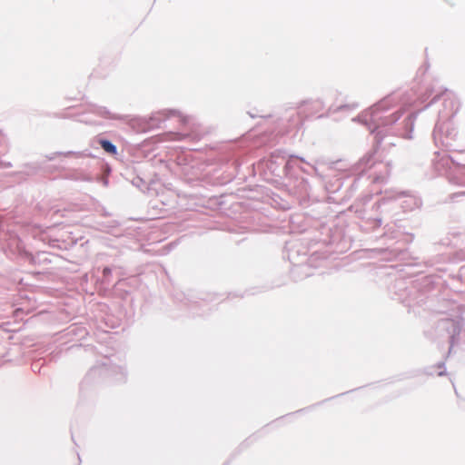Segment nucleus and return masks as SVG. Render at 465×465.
I'll return each mask as SVG.
<instances>
[{
  "instance_id": "nucleus-1",
  "label": "nucleus",
  "mask_w": 465,
  "mask_h": 465,
  "mask_svg": "<svg viewBox=\"0 0 465 465\" xmlns=\"http://www.w3.org/2000/svg\"><path fill=\"white\" fill-rule=\"evenodd\" d=\"M99 143L105 152L111 154H116V147L111 142L107 140H100Z\"/></svg>"
}]
</instances>
